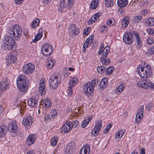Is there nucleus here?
Segmentation results:
<instances>
[{"instance_id":"nucleus-61","label":"nucleus","mask_w":154,"mask_h":154,"mask_svg":"<svg viewBox=\"0 0 154 154\" xmlns=\"http://www.w3.org/2000/svg\"><path fill=\"white\" fill-rule=\"evenodd\" d=\"M143 114H139L137 115H137L136 116V118L137 117V118L138 119H139L140 120H141V119L143 117Z\"/></svg>"},{"instance_id":"nucleus-17","label":"nucleus","mask_w":154,"mask_h":154,"mask_svg":"<svg viewBox=\"0 0 154 154\" xmlns=\"http://www.w3.org/2000/svg\"><path fill=\"white\" fill-rule=\"evenodd\" d=\"M108 84V82L106 79H104L101 80L100 82L99 86L100 89L102 90H104L105 89Z\"/></svg>"},{"instance_id":"nucleus-54","label":"nucleus","mask_w":154,"mask_h":154,"mask_svg":"<svg viewBox=\"0 0 154 154\" xmlns=\"http://www.w3.org/2000/svg\"><path fill=\"white\" fill-rule=\"evenodd\" d=\"M68 89L69 91L68 94L69 96H71L72 95V88L71 86H69L68 88Z\"/></svg>"},{"instance_id":"nucleus-44","label":"nucleus","mask_w":154,"mask_h":154,"mask_svg":"<svg viewBox=\"0 0 154 154\" xmlns=\"http://www.w3.org/2000/svg\"><path fill=\"white\" fill-rule=\"evenodd\" d=\"M128 20V17H125L122 19V24L123 26L125 25L124 27H125L129 23Z\"/></svg>"},{"instance_id":"nucleus-30","label":"nucleus","mask_w":154,"mask_h":154,"mask_svg":"<svg viewBox=\"0 0 154 154\" xmlns=\"http://www.w3.org/2000/svg\"><path fill=\"white\" fill-rule=\"evenodd\" d=\"M45 88V86L44 84H41V85H40L39 88V93L41 95H43L45 93L46 90Z\"/></svg>"},{"instance_id":"nucleus-50","label":"nucleus","mask_w":154,"mask_h":154,"mask_svg":"<svg viewBox=\"0 0 154 154\" xmlns=\"http://www.w3.org/2000/svg\"><path fill=\"white\" fill-rule=\"evenodd\" d=\"M90 122V119H89V121H86V120L85 119L83 122H82L81 127L82 128H84L86 126L88 125L89 123V122Z\"/></svg>"},{"instance_id":"nucleus-40","label":"nucleus","mask_w":154,"mask_h":154,"mask_svg":"<svg viewBox=\"0 0 154 154\" xmlns=\"http://www.w3.org/2000/svg\"><path fill=\"white\" fill-rule=\"evenodd\" d=\"M39 20L38 18H36L31 23L32 27L33 28L35 27L36 26H38V24L39 23Z\"/></svg>"},{"instance_id":"nucleus-52","label":"nucleus","mask_w":154,"mask_h":154,"mask_svg":"<svg viewBox=\"0 0 154 154\" xmlns=\"http://www.w3.org/2000/svg\"><path fill=\"white\" fill-rule=\"evenodd\" d=\"M140 13L142 15L146 16L148 14V11L146 9H143L141 11Z\"/></svg>"},{"instance_id":"nucleus-22","label":"nucleus","mask_w":154,"mask_h":154,"mask_svg":"<svg viewBox=\"0 0 154 154\" xmlns=\"http://www.w3.org/2000/svg\"><path fill=\"white\" fill-rule=\"evenodd\" d=\"M134 36L136 40V42L138 47H140L141 45L142 42L140 40L139 34L135 31L134 32Z\"/></svg>"},{"instance_id":"nucleus-20","label":"nucleus","mask_w":154,"mask_h":154,"mask_svg":"<svg viewBox=\"0 0 154 154\" xmlns=\"http://www.w3.org/2000/svg\"><path fill=\"white\" fill-rule=\"evenodd\" d=\"M142 19V17L141 15L134 16L132 18V22L134 23H138Z\"/></svg>"},{"instance_id":"nucleus-43","label":"nucleus","mask_w":154,"mask_h":154,"mask_svg":"<svg viewBox=\"0 0 154 154\" xmlns=\"http://www.w3.org/2000/svg\"><path fill=\"white\" fill-rule=\"evenodd\" d=\"M44 106L47 108L50 107L51 106V102L47 99H46L44 102Z\"/></svg>"},{"instance_id":"nucleus-4","label":"nucleus","mask_w":154,"mask_h":154,"mask_svg":"<svg viewBox=\"0 0 154 154\" xmlns=\"http://www.w3.org/2000/svg\"><path fill=\"white\" fill-rule=\"evenodd\" d=\"M61 79L59 75L55 73L53 74L49 81L50 88L54 89L57 88L61 82Z\"/></svg>"},{"instance_id":"nucleus-49","label":"nucleus","mask_w":154,"mask_h":154,"mask_svg":"<svg viewBox=\"0 0 154 154\" xmlns=\"http://www.w3.org/2000/svg\"><path fill=\"white\" fill-rule=\"evenodd\" d=\"M44 121L45 122H49L51 121V119L49 114H46L45 115L44 117Z\"/></svg>"},{"instance_id":"nucleus-33","label":"nucleus","mask_w":154,"mask_h":154,"mask_svg":"<svg viewBox=\"0 0 154 154\" xmlns=\"http://www.w3.org/2000/svg\"><path fill=\"white\" fill-rule=\"evenodd\" d=\"M102 121L101 119L98 120L96 122L95 128H96L98 131H99L102 126Z\"/></svg>"},{"instance_id":"nucleus-56","label":"nucleus","mask_w":154,"mask_h":154,"mask_svg":"<svg viewBox=\"0 0 154 154\" xmlns=\"http://www.w3.org/2000/svg\"><path fill=\"white\" fill-rule=\"evenodd\" d=\"M154 42L153 41L152 38L150 37H148L147 39V44L149 45H151Z\"/></svg>"},{"instance_id":"nucleus-45","label":"nucleus","mask_w":154,"mask_h":154,"mask_svg":"<svg viewBox=\"0 0 154 154\" xmlns=\"http://www.w3.org/2000/svg\"><path fill=\"white\" fill-rule=\"evenodd\" d=\"M98 80L97 79H95L94 80H92L91 82H88V83H91L92 85H91L92 86H91V88H93L94 89V87L95 86H96L98 84Z\"/></svg>"},{"instance_id":"nucleus-47","label":"nucleus","mask_w":154,"mask_h":154,"mask_svg":"<svg viewBox=\"0 0 154 154\" xmlns=\"http://www.w3.org/2000/svg\"><path fill=\"white\" fill-rule=\"evenodd\" d=\"M57 137L54 136V137L52 138L51 140V145L52 146H55V145H56L57 143Z\"/></svg>"},{"instance_id":"nucleus-7","label":"nucleus","mask_w":154,"mask_h":154,"mask_svg":"<svg viewBox=\"0 0 154 154\" xmlns=\"http://www.w3.org/2000/svg\"><path fill=\"white\" fill-rule=\"evenodd\" d=\"M134 32H126L123 35V40L125 43L127 44H131L134 41L133 36Z\"/></svg>"},{"instance_id":"nucleus-37","label":"nucleus","mask_w":154,"mask_h":154,"mask_svg":"<svg viewBox=\"0 0 154 154\" xmlns=\"http://www.w3.org/2000/svg\"><path fill=\"white\" fill-rule=\"evenodd\" d=\"M57 111L55 109H53L50 112V115L52 119L55 118L57 116Z\"/></svg>"},{"instance_id":"nucleus-21","label":"nucleus","mask_w":154,"mask_h":154,"mask_svg":"<svg viewBox=\"0 0 154 154\" xmlns=\"http://www.w3.org/2000/svg\"><path fill=\"white\" fill-rule=\"evenodd\" d=\"M7 128L5 125L0 127V138L4 137L7 132Z\"/></svg>"},{"instance_id":"nucleus-32","label":"nucleus","mask_w":154,"mask_h":154,"mask_svg":"<svg viewBox=\"0 0 154 154\" xmlns=\"http://www.w3.org/2000/svg\"><path fill=\"white\" fill-rule=\"evenodd\" d=\"M100 16V14L99 13H97L94 14V15L92 16L90 20L91 23H94L95 21L97 20Z\"/></svg>"},{"instance_id":"nucleus-15","label":"nucleus","mask_w":154,"mask_h":154,"mask_svg":"<svg viewBox=\"0 0 154 154\" xmlns=\"http://www.w3.org/2000/svg\"><path fill=\"white\" fill-rule=\"evenodd\" d=\"M70 123V121L67 122L65 123L63 125L62 129L64 131L65 133L69 132L72 129V125Z\"/></svg>"},{"instance_id":"nucleus-60","label":"nucleus","mask_w":154,"mask_h":154,"mask_svg":"<svg viewBox=\"0 0 154 154\" xmlns=\"http://www.w3.org/2000/svg\"><path fill=\"white\" fill-rule=\"evenodd\" d=\"M119 89H121V91H123L124 88V85L123 83H121L118 87Z\"/></svg>"},{"instance_id":"nucleus-5","label":"nucleus","mask_w":154,"mask_h":154,"mask_svg":"<svg viewBox=\"0 0 154 154\" xmlns=\"http://www.w3.org/2000/svg\"><path fill=\"white\" fill-rule=\"evenodd\" d=\"M22 30L20 27L18 25H15L9 29V33L12 36L18 38L21 35ZM18 38H17V39Z\"/></svg>"},{"instance_id":"nucleus-55","label":"nucleus","mask_w":154,"mask_h":154,"mask_svg":"<svg viewBox=\"0 0 154 154\" xmlns=\"http://www.w3.org/2000/svg\"><path fill=\"white\" fill-rule=\"evenodd\" d=\"M95 128H94V129L92 131V134L93 136H95L96 135H97L98 133V131H97V130L95 129Z\"/></svg>"},{"instance_id":"nucleus-8","label":"nucleus","mask_w":154,"mask_h":154,"mask_svg":"<svg viewBox=\"0 0 154 154\" xmlns=\"http://www.w3.org/2000/svg\"><path fill=\"white\" fill-rule=\"evenodd\" d=\"M92 85L91 83H88V82L84 84L83 86V90L85 94L88 97H90L91 94H92V92L94 91V89L92 88H91L92 86L91 85Z\"/></svg>"},{"instance_id":"nucleus-9","label":"nucleus","mask_w":154,"mask_h":154,"mask_svg":"<svg viewBox=\"0 0 154 154\" xmlns=\"http://www.w3.org/2000/svg\"><path fill=\"white\" fill-rule=\"evenodd\" d=\"M35 68V66L31 63L26 64L23 66V71L26 74L32 73Z\"/></svg>"},{"instance_id":"nucleus-14","label":"nucleus","mask_w":154,"mask_h":154,"mask_svg":"<svg viewBox=\"0 0 154 154\" xmlns=\"http://www.w3.org/2000/svg\"><path fill=\"white\" fill-rule=\"evenodd\" d=\"M75 146V144L74 142H71L67 144L65 147L64 149L65 154L71 153Z\"/></svg>"},{"instance_id":"nucleus-12","label":"nucleus","mask_w":154,"mask_h":154,"mask_svg":"<svg viewBox=\"0 0 154 154\" xmlns=\"http://www.w3.org/2000/svg\"><path fill=\"white\" fill-rule=\"evenodd\" d=\"M16 51H13L11 53L10 56L6 61L7 63H7V66L9 65L10 64H11V63H14L15 62L17 59L16 56Z\"/></svg>"},{"instance_id":"nucleus-24","label":"nucleus","mask_w":154,"mask_h":154,"mask_svg":"<svg viewBox=\"0 0 154 154\" xmlns=\"http://www.w3.org/2000/svg\"><path fill=\"white\" fill-rule=\"evenodd\" d=\"M88 149L90 150V146L88 145H87L85 146H83L80 149V154H89V152H88Z\"/></svg>"},{"instance_id":"nucleus-28","label":"nucleus","mask_w":154,"mask_h":154,"mask_svg":"<svg viewBox=\"0 0 154 154\" xmlns=\"http://www.w3.org/2000/svg\"><path fill=\"white\" fill-rule=\"evenodd\" d=\"M28 105L32 107H35L37 104V101L34 99H30L27 100Z\"/></svg>"},{"instance_id":"nucleus-13","label":"nucleus","mask_w":154,"mask_h":154,"mask_svg":"<svg viewBox=\"0 0 154 154\" xmlns=\"http://www.w3.org/2000/svg\"><path fill=\"white\" fill-rule=\"evenodd\" d=\"M33 122V119L32 117L31 116H28L25 118H23L22 124L23 125L27 126V129L28 128V127L31 125Z\"/></svg>"},{"instance_id":"nucleus-31","label":"nucleus","mask_w":154,"mask_h":154,"mask_svg":"<svg viewBox=\"0 0 154 154\" xmlns=\"http://www.w3.org/2000/svg\"><path fill=\"white\" fill-rule=\"evenodd\" d=\"M146 25L149 26H152L154 25V18L150 17L147 19L145 22Z\"/></svg>"},{"instance_id":"nucleus-51","label":"nucleus","mask_w":154,"mask_h":154,"mask_svg":"<svg viewBox=\"0 0 154 154\" xmlns=\"http://www.w3.org/2000/svg\"><path fill=\"white\" fill-rule=\"evenodd\" d=\"M15 126V127H18L17 124L16 123V122L14 121H12L8 124V126H10V127H14V126Z\"/></svg>"},{"instance_id":"nucleus-57","label":"nucleus","mask_w":154,"mask_h":154,"mask_svg":"<svg viewBox=\"0 0 154 154\" xmlns=\"http://www.w3.org/2000/svg\"><path fill=\"white\" fill-rule=\"evenodd\" d=\"M91 29V27H89L87 28L85 30V32H83V34H85L86 35H87L89 34Z\"/></svg>"},{"instance_id":"nucleus-41","label":"nucleus","mask_w":154,"mask_h":154,"mask_svg":"<svg viewBox=\"0 0 154 154\" xmlns=\"http://www.w3.org/2000/svg\"><path fill=\"white\" fill-rule=\"evenodd\" d=\"M75 0H67V8L70 9L73 6Z\"/></svg>"},{"instance_id":"nucleus-59","label":"nucleus","mask_w":154,"mask_h":154,"mask_svg":"<svg viewBox=\"0 0 154 154\" xmlns=\"http://www.w3.org/2000/svg\"><path fill=\"white\" fill-rule=\"evenodd\" d=\"M147 32L148 33L151 35H152L153 34H154V30L152 29H148Z\"/></svg>"},{"instance_id":"nucleus-62","label":"nucleus","mask_w":154,"mask_h":154,"mask_svg":"<svg viewBox=\"0 0 154 154\" xmlns=\"http://www.w3.org/2000/svg\"><path fill=\"white\" fill-rule=\"evenodd\" d=\"M23 0H15V3L18 5H20L22 4Z\"/></svg>"},{"instance_id":"nucleus-63","label":"nucleus","mask_w":154,"mask_h":154,"mask_svg":"<svg viewBox=\"0 0 154 154\" xmlns=\"http://www.w3.org/2000/svg\"><path fill=\"white\" fill-rule=\"evenodd\" d=\"M94 37V35H91L88 38H89V40L91 41L90 43L92 42V41Z\"/></svg>"},{"instance_id":"nucleus-10","label":"nucleus","mask_w":154,"mask_h":154,"mask_svg":"<svg viewBox=\"0 0 154 154\" xmlns=\"http://www.w3.org/2000/svg\"><path fill=\"white\" fill-rule=\"evenodd\" d=\"M9 81L7 79H3L0 83V96L3 92L8 88Z\"/></svg>"},{"instance_id":"nucleus-16","label":"nucleus","mask_w":154,"mask_h":154,"mask_svg":"<svg viewBox=\"0 0 154 154\" xmlns=\"http://www.w3.org/2000/svg\"><path fill=\"white\" fill-rule=\"evenodd\" d=\"M69 27V31L72 32V36H75L79 34L80 30L79 29L76 28V26L74 24H73L71 25Z\"/></svg>"},{"instance_id":"nucleus-42","label":"nucleus","mask_w":154,"mask_h":154,"mask_svg":"<svg viewBox=\"0 0 154 154\" xmlns=\"http://www.w3.org/2000/svg\"><path fill=\"white\" fill-rule=\"evenodd\" d=\"M146 54L149 55L154 54V46L148 49L146 52Z\"/></svg>"},{"instance_id":"nucleus-39","label":"nucleus","mask_w":154,"mask_h":154,"mask_svg":"<svg viewBox=\"0 0 154 154\" xmlns=\"http://www.w3.org/2000/svg\"><path fill=\"white\" fill-rule=\"evenodd\" d=\"M115 69V68L112 66H109L108 67L106 70V72H105V74L106 75L111 74Z\"/></svg>"},{"instance_id":"nucleus-2","label":"nucleus","mask_w":154,"mask_h":154,"mask_svg":"<svg viewBox=\"0 0 154 154\" xmlns=\"http://www.w3.org/2000/svg\"><path fill=\"white\" fill-rule=\"evenodd\" d=\"M110 51V48L109 46H106L104 48V44L103 43H101L99 51L98 53L99 55H100L103 53L100 57V60L102 63L104 65H106L109 64L111 61V60L109 58L106 57L108 53Z\"/></svg>"},{"instance_id":"nucleus-53","label":"nucleus","mask_w":154,"mask_h":154,"mask_svg":"<svg viewBox=\"0 0 154 154\" xmlns=\"http://www.w3.org/2000/svg\"><path fill=\"white\" fill-rule=\"evenodd\" d=\"M122 137L120 135V132L119 131L116 133L115 136V138L117 140H119Z\"/></svg>"},{"instance_id":"nucleus-3","label":"nucleus","mask_w":154,"mask_h":154,"mask_svg":"<svg viewBox=\"0 0 154 154\" xmlns=\"http://www.w3.org/2000/svg\"><path fill=\"white\" fill-rule=\"evenodd\" d=\"M2 48L4 50L8 51L12 48L15 45V41L11 36L6 35L2 39Z\"/></svg>"},{"instance_id":"nucleus-1","label":"nucleus","mask_w":154,"mask_h":154,"mask_svg":"<svg viewBox=\"0 0 154 154\" xmlns=\"http://www.w3.org/2000/svg\"><path fill=\"white\" fill-rule=\"evenodd\" d=\"M144 63L143 66L140 65L138 66L137 71L140 77L145 79L144 80L138 82L137 85L139 87L146 90L154 89V83L150 81L147 80V78H149L152 76V69L150 65H146L145 62Z\"/></svg>"},{"instance_id":"nucleus-29","label":"nucleus","mask_w":154,"mask_h":154,"mask_svg":"<svg viewBox=\"0 0 154 154\" xmlns=\"http://www.w3.org/2000/svg\"><path fill=\"white\" fill-rule=\"evenodd\" d=\"M39 33L35 35V38L33 40V42L34 43L36 42L39 40L42 36V30L41 29H39L38 30Z\"/></svg>"},{"instance_id":"nucleus-48","label":"nucleus","mask_w":154,"mask_h":154,"mask_svg":"<svg viewBox=\"0 0 154 154\" xmlns=\"http://www.w3.org/2000/svg\"><path fill=\"white\" fill-rule=\"evenodd\" d=\"M70 123L72 124V128L74 127V128H77L78 126L79 125V122L77 121H74L72 122H70Z\"/></svg>"},{"instance_id":"nucleus-23","label":"nucleus","mask_w":154,"mask_h":154,"mask_svg":"<svg viewBox=\"0 0 154 154\" xmlns=\"http://www.w3.org/2000/svg\"><path fill=\"white\" fill-rule=\"evenodd\" d=\"M17 87L19 89L20 91L22 92H25L26 91L28 88V85H25L24 84H21L20 85H17Z\"/></svg>"},{"instance_id":"nucleus-64","label":"nucleus","mask_w":154,"mask_h":154,"mask_svg":"<svg viewBox=\"0 0 154 154\" xmlns=\"http://www.w3.org/2000/svg\"><path fill=\"white\" fill-rule=\"evenodd\" d=\"M142 120H140L139 119H138L137 118H135V122L137 124H139L140 123L141 121Z\"/></svg>"},{"instance_id":"nucleus-19","label":"nucleus","mask_w":154,"mask_h":154,"mask_svg":"<svg viewBox=\"0 0 154 154\" xmlns=\"http://www.w3.org/2000/svg\"><path fill=\"white\" fill-rule=\"evenodd\" d=\"M35 140V138L34 134H30L27 140L28 145H31L34 143Z\"/></svg>"},{"instance_id":"nucleus-34","label":"nucleus","mask_w":154,"mask_h":154,"mask_svg":"<svg viewBox=\"0 0 154 154\" xmlns=\"http://www.w3.org/2000/svg\"><path fill=\"white\" fill-rule=\"evenodd\" d=\"M59 5L60 9L62 11L63 10L64 8H67V4H66L65 0H60Z\"/></svg>"},{"instance_id":"nucleus-36","label":"nucleus","mask_w":154,"mask_h":154,"mask_svg":"<svg viewBox=\"0 0 154 154\" xmlns=\"http://www.w3.org/2000/svg\"><path fill=\"white\" fill-rule=\"evenodd\" d=\"M48 63H47V66L48 67L51 69L52 68V66L55 64V61L54 60H53L51 58L49 59V60H48Z\"/></svg>"},{"instance_id":"nucleus-46","label":"nucleus","mask_w":154,"mask_h":154,"mask_svg":"<svg viewBox=\"0 0 154 154\" xmlns=\"http://www.w3.org/2000/svg\"><path fill=\"white\" fill-rule=\"evenodd\" d=\"M144 107L143 106H141L139 107L138 110L137 111V115L139 114L143 115Z\"/></svg>"},{"instance_id":"nucleus-11","label":"nucleus","mask_w":154,"mask_h":154,"mask_svg":"<svg viewBox=\"0 0 154 154\" xmlns=\"http://www.w3.org/2000/svg\"><path fill=\"white\" fill-rule=\"evenodd\" d=\"M29 82L28 80L24 75H20L17 78V85L24 84L26 85H29Z\"/></svg>"},{"instance_id":"nucleus-26","label":"nucleus","mask_w":154,"mask_h":154,"mask_svg":"<svg viewBox=\"0 0 154 154\" xmlns=\"http://www.w3.org/2000/svg\"><path fill=\"white\" fill-rule=\"evenodd\" d=\"M99 5V0H93L91 4L90 8L93 9L96 8Z\"/></svg>"},{"instance_id":"nucleus-25","label":"nucleus","mask_w":154,"mask_h":154,"mask_svg":"<svg viewBox=\"0 0 154 154\" xmlns=\"http://www.w3.org/2000/svg\"><path fill=\"white\" fill-rule=\"evenodd\" d=\"M117 4L119 7H124L127 5L128 0H118Z\"/></svg>"},{"instance_id":"nucleus-58","label":"nucleus","mask_w":154,"mask_h":154,"mask_svg":"<svg viewBox=\"0 0 154 154\" xmlns=\"http://www.w3.org/2000/svg\"><path fill=\"white\" fill-rule=\"evenodd\" d=\"M146 108L148 109L149 110H150L152 109V106L151 103H149L147 104L146 106Z\"/></svg>"},{"instance_id":"nucleus-6","label":"nucleus","mask_w":154,"mask_h":154,"mask_svg":"<svg viewBox=\"0 0 154 154\" xmlns=\"http://www.w3.org/2000/svg\"><path fill=\"white\" fill-rule=\"evenodd\" d=\"M53 48L51 44H45L42 48V52L43 55L45 56H48L51 54L53 52Z\"/></svg>"},{"instance_id":"nucleus-27","label":"nucleus","mask_w":154,"mask_h":154,"mask_svg":"<svg viewBox=\"0 0 154 154\" xmlns=\"http://www.w3.org/2000/svg\"><path fill=\"white\" fill-rule=\"evenodd\" d=\"M78 82V78L77 77H73L69 81V86H71L72 88L74 87Z\"/></svg>"},{"instance_id":"nucleus-35","label":"nucleus","mask_w":154,"mask_h":154,"mask_svg":"<svg viewBox=\"0 0 154 154\" xmlns=\"http://www.w3.org/2000/svg\"><path fill=\"white\" fill-rule=\"evenodd\" d=\"M104 3L106 6L112 7L114 5V0H104Z\"/></svg>"},{"instance_id":"nucleus-38","label":"nucleus","mask_w":154,"mask_h":154,"mask_svg":"<svg viewBox=\"0 0 154 154\" xmlns=\"http://www.w3.org/2000/svg\"><path fill=\"white\" fill-rule=\"evenodd\" d=\"M106 69V67L103 66H100L97 67V71L98 73L102 74L104 72V71Z\"/></svg>"},{"instance_id":"nucleus-18","label":"nucleus","mask_w":154,"mask_h":154,"mask_svg":"<svg viewBox=\"0 0 154 154\" xmlns=\"http://www.w3.org/2000/svg\"><path fill=\"white\" fill-rule=\"evenodd\" d=\"M14 127H10V126H8L7 128L8 129L9 133H12L11 134L12 136H14L16 135V133L18 131V127H15V126H14Z\"/></svg>"}]
</instances>
